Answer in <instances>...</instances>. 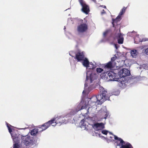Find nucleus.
Instances as JSON below:
<instances>
[{
	"instance_id": "f257e3e1",
	"label": "nucleus",
	"mask_w": 148,
	"mask_h": 148,
	"mask_svg": "<svg viewBox=\"0 0 148 148\" xmlns=\"http://www.w3.org/2000/svg\"><path fill=\"white\" fill-rule=\"evenodd\" d=\"M110 133L114 136L115 140H117L115 142L116 143V148L118 146H120V148H133L132 146L130 143L128 142H125L121 138L117 137L111 132H110Z\"/></svg>"
},
{
	"instance_id": "f03ea898",
	"label": "nucleus",
	"mask_w": 148,
	"mask_h": 148,
	"mask_svg": "<svg viewBox=\"0 0 148 148\" xmlns=\"http://www.w3.org/2000/svg\"><path fill=\"white\" fill-rule=\"evenodd\" d=\"M117 74L112 71L108 72H105L102 74V77L103 78H108L110 81H116L120 82L122 84V81L121 80V78H118L117 76Z\"/></svg>"
},
{
	"instance_id": "7ed1b4c3",
	"label": "nucleus",
	"mask_w": 148,
	"mask_h": 148,
	"mask_svg": "<svg viewBox=\"0 0 148 148\" xmlns=\"http://www.w3.org/2000/svg\"><path fill=\"white\" fill-rule=\"evenodd\" d=\"M103 101L101 100L100 96L97 95V96H92L88 103L89 105H90V106L91 108H95L94 106H97L98 105L102 104L103 103Z\"/></svg>"
},
{
	"instance_id": "20e7f679",
	"label": "nucleus",
	"mask_w": 148,
	"mask_h": 148,
	"mask_svg": "<svg viewBox=\"0 0 148 148\" xmlns=\"http://www.w3.org/2000/svg\"><path fill=\"white\" fill-rule=\"evenodd\" d=\"M100 94L98 95L100 96L101 100L103 101V103L105 101L109 99V95H108L107 91L103 87L100 88Z\"/></svg>"
},
{
	"instance_id": "39448f33",
	"label": "nucleus",
	"mask_w": 148,
	"mask_h": 148,
	"mask_svg": "<svg viewBox=\"0 0 148 148\" xmlns=\"http://www.w3.org/2000/svg\"><path fill=\"white\" fill-rule=\"evenodd\" d=\"M51 120H53L52 126H54L58 124H59V125H60L64 123L66 121L64 117L62 116H60L59 117L54 118Z\"/></svg>"
},
{
	"instance_id": "423d86ee",
	"label": "nucleus",
	"mask_w": 148,
	"mask_h": 148,
	"mask_svg": "<svg viewBox=\"0 0 148 148\" xmlns=\"http://www.w3.org/2000/svg\"><path fill=\"white\" fill-rule=\"evenodd\" d=\"M81 5L82 6V10L85 14H88L90 12L89 6L85 3L83 0H78Z\"/></svg>"
},
{
	"instance_id": "0eeeda50",
	"label": "nucleus",
	"mask_w": 148,
	"mask_h": 148,
	"mask_svg": "<svg viewBox=\"0 0 148 148\" xmlns=\"http://www.w3.org/2000/svg\"><path fill=\"white\" fill-rule=\"evenodd\" d=\"M53 120H51L43 124L42 125H39L38 128L40 130L39 131L42 132L46 130L51 125H53Z\"/></svg>"
},
{
	"instance_id": "6e6552de",
	"label": "nucleus",
	"mask_w": 148,
	"mask_h": 148,
	"mask_svg": "<svg viewBox=\"0 0 148 148\" xmlns=\"http://www.w3.org/2000/svg\"><path fill=\"white\" fill-rule=\"evenodd\" d=\"M22 142L26 146L29 145L33 143V141L30 139L29 136H22Z\"/></svg>"
},
{
	"instance_id": "1a4fd4ad",
	"label": "nucleus",
	"mask_w": 148,
	"mask_h": 148,
	"mask_svg": "<svg viewBox=\"0 0 148 148\" xmlns=\"http://www.w3.org/2000/svg\"><path fill=\"white\" fill-rule=\"evenodd\" d=\"M88 29V25L86 23L81 24L77 27V31L80 33H84L86 32Z\"/></svg>"
},
{
	"instance_id": "9d476101",
	"label": "nucleus",
	"mask_w": 148,
	"mask_h": 148,
	"mask_svg": "<svg viewBox=\"0 0 148 148\" xmlns=\"http://www.w3.org/2000/svg\"><path fill=\"white\" fill-rule=\"evenodd\" d=\"M119 74L120 75V78H121V80L122 81V78L124 77H125L127 76L130 75V71L127 69H124L120 70L119 72Z\"/></svg>"
},
{
	"instance_id": "9b49d317",
	"label": "nucleus",
	"mask_w": 148,
	"mask_h": 148,
	"mask_svg": "<svg viewBox=\"0 0 148 148\" xmlns=\"http://www.w3.org/2000/svg\"><path fill=\"white\" fill-rule=\"evenodd\" d=\"M85 56L83 52H78L75 54L74 58L77 60L78 62L84 60Z\"/></svg>"
},
{
	"instance_id": "f8f14e48",
	"label": "nucleus",
	"mask_w": 148,
	"mask_h": 148,
	"mask_svg": "<svg viewBox=\"0 0 148 148\" xmlns=\"http://www.w3.org/2000/svg\"><path fill=\"white\" fill-rule=\"evenodd\" d=\"M97 78V76L96 74L91 73L90 74V76H88V74L87 73L86 81H88V80H89L90 83H91L94 80L96 79Z\"/></svg>"
},
{
	"instance_id": "ddd939ff",
	"label": "nucleus",
	"mask_w": 148,
	"mask_h": 148,
	"mask_svg": "<svg viewBox=\"0 0 148 148\" xmlns=\"http://www.w3.org/2000/svg\"><path fill=\"white\" fill-rule=\"evenodd\" d=\"M115 38L118 39V42L119 44H122L123 42L124 38L123 35L121 33H119L117 36H116Z\"/></svg>"
},
{
	"instance_id": "4468645a",
	"label": "nucleus",
	"mask_w": 148,
	"mask_h": 148,
	"mask_svg": "<svg viewBox=\"0 0 148 148\" xmlns=\"http://www.w3.org/2000/svg\"><path fill=\"white\" fill-rule=\"evenodd\" d=\"M103 66L104 68L109 69H112L114 67L112 61H110L108 63L104 64Z\"/></svg>"
},
{
	"instance_id": "2eb2a0df",
	"label": "nucleus",
	"mask_w": 148,
	"mask_h": 148,
	"mask_svg": "<svg viewBox=\"0 0 148 148\" xmlns=\"http://www.w3.org/2000/svg\"><path fill=\"white\" fill-rule=\"evenodd\" d=\"M120 18H118V16H117L115 19H113L112 24L113 27H115V26L118 25L117 23L119 21Z\"/></svg>"
},
{
	"instance_id": "dca6fc26",
	"label": "nucleus",
	"mask_w": 148,
	"mask_h": 148,
	"mask_svg": "<svg viewBox=\"0 0 148 148\" xmlns=\"http://www.w3.org/2000/svg\"><path fill=\"white\" fill-rule=\"evenodd\" d=\"M82 64L83 66L85 67L88 68L90 62L88 59L86 58H84Z\"/></svg>"
},
{
	"instance_id": "f3484780",
	"label": "nucleus",
	"mask_w": 148,
	"mask_h": 148,
	"mask_svg": "<svg viewBox=\"0 0 148 148\" xmlns=\"http://www.w3.org/2000/svg\"><path fill=\"white\" fill-rule=\"evenodd\" d=\"M80 106H81V108L79 110H82L84 109H86L87 108V105L86 103L85 102L83 101L82 102H81L79 103Z\"/></svg>"
},
{
	"instance_id": "a211bd4d",
	"label": "nucleus",
	"mask_w": 148,
	"mask_h": 148,
	"mask_svg": "<svg viewBox=\"0 0 148 148\" xmlns=\"http://www.w3.org/2000/svg\"><path fill=\"white\" fill-rule=\"evenodd\" d=\"M86 123H88V122L86 121L84 119H83L81 121L79 124L82 127L84 126L86 128V126L87 125Z\"/></svg>"
},
{
	"instance_id": "6ab92c4d",
	"label": "nucleus",
	"mask_w": 148,
	"mask_h": 148,
	"mask_svg": "<svg viewBox=\"0 0 148 148\" xmlns=\"http://www.w3.org/2000/svg\"><path fill=\"white\" fill-rule=\"evenodd\" d=\"M40 129L38 128V129H34L31 131L30 134L32 135H36L38 132V131H40Z\"/></svg>"
},
{
	"instance_id": "aec40b11",
	"label": "nucleus",
	"mask_w": 148,
	"mask_h": 148,
	"mask_svg": "<svg viewBox=\"0 0 148 148\" xmlns=\"http://www.w3.org/2000/svg\"><path fill=\"white\" fill-rule=\"evenodd\" d=\"M126 8L124 7L122 9V10H121V11L120 12L118 16V18H121V16L125 12L126 10Z\"/></svg>"
},
{
	"instance_id": "412c9836",
	"label": "nucleus",
	"mask_w": 148,
	"mask_h": 148,
	"mask_svg": "<svg viewBox=\"0 0 148 148\" xmlns=\"http://www.w3.org/2000/svg\"><path fill=\"white\" fill-rule=\"evenodd\" d=\"M12 136L13 137V140L15 143L18 144V138L16 135H14V134H11Z\"/></svg>"
},
{
	"instance_id": "4be33fe9",
	"label": "nucleus",
	"mask_w": 148,
	"mask_h": 148,
	"mask_svg": "<svg viewBox=\"0 0 148 148\" xmlns=\"http://www.w3.org/2000/svg\"><path fill=\"white\" fill-rule=\"evenodd\" d=\"M96 67V64H93L92 62L89 63V69H94Z\"/></svg>"
},
{
	"instance_id": "5701e85b",
	"label": "nucleus",
	"mask_w": 148,
	"mask_h": 148,
	"mask_svg": "<svg viewBox=\"0 0 148 148\" xmlns=\"http://www.w3.org/2000/svg\"><path fill=\"white\" fill-rule=\"evenodd\" d=\"M104 124L103 123H100V124L97 131L101 130L104 128Z\"/></svg>"
},
{
	"instance_id": "b1692460",
	"label": "nucleus",
	"mask_w": 148,
	"mask_h": 148,
	"mask_svg": "<svg viewBox=\"0 0 148 148\" xmlns=\"http://www.w3.org/2000/svg\"><path fill=\"white\" fill-rule=\"evenodd\" d=\"M136 52L137 51L136 50H133L131 51V56L133 57H136Z\"/></svg>"
},
{
	"instance_id": "393cba45",
	"label": "nucleus",
	"mask_w": 148,
	"mask_h": 148,
	"mask_svg": "<svg viewBox=\"0 0 148 148\" xmlns=\"http://www.w3.org/2000/svg\"><path fill=\"white\" fill-rule=\"evenodd\" d=\"M99 124L100 123H95L93 124V125H92V127L95 130L97 131Z\"/></svg>"
},
{
	"instance_id": "a878e982",
	"label": "nucleus",
	"mask_w": 148,
	"mask_h": 148,
	"mask_svg": "<svg viewBox=\"0 0 148 148\" xmlns=\"http://www.w3.org/2000/svg\"><path fill=\"white\" fill-rule=\"evenodd\" d=\"M102 114L104 115V116H102L101 117V119H106L108 116V114L107 112L106 111L103 112H102Z\"/></svg>"
},
{
	"instance_id": "bb28decb",
	"label": "nucleus",
	"mask_w": 148,
	"mask_h": 148,
	"mask_svg": "<svg viewBox=\"0 0 148 148\" xmlns=\"http://www.w3.org/2000/svg\"><path fill=\"white\" fill-rule=\"evenodd\" d=\"M11 125L10 124H7V126L8 128L9 132L10 133V134H13L12 133V129L10 128V126H11Z\"/></svg>"
},
{
	"instance_id": "cd10ccee",
	"label": "nucleus",
	"mask_w": 148,
	"mask_h": 148,
	"mask_svg": "<svg viewBox=\"0 0 148 148\" xmlns=\"http://www.w3.org/2000/svg\"><path fill=\"white\" fill-rule=\"evenodd\" d=\"M103 71V69L101 68H97L96 69V71L97 73H101Z\"/></svg>"
},
{
	"instance_id": "c85d7f7f",
	"label": "nucleus",
	"mask_w": 148,
	"mask_h": 148,
	"mask_svg": "<svg viewBox=\"0 0 148 148\" xmlns=\"http://www.w3.org/2000/svg\"><path fill=\"white\" fill-rule=\"evenodd\" d=\"M116 58V56L115 55L114 56L111 58V61H112V62L113 63V62L115 60Z\"/></svg>"
},
{
	"instance_id": "c756f323",
	"label": "nucleus",
	"mask_w": 148,
	"mask_h": 148,
	"mask_svg": "<svg viewBox=\"0 0 148 148\" xmlns=\"http://www.w3.org/2000/svg\"><path fill=\"white\" fill-rule=\"evenodd\" d=\"M108 131H107V130H103L101 132L103 134H105L106 135H107V134H108Z\"/></svg>"
},
{
	"instance_id": "7c9ffc66",
	"label": "nucleus",
	"mask_w": 148,
	"mask_h": 148,
	"mask_svg": "<svg viewBox=\"0 0 148 148\" xmlns=\"http://www.w3.org/2000/svg\"><path fill=\"white\" fill-rule=\"evenodd\" d=\"M108 30H106L105 32L103 33V34L104 36H106L107 34L108 33Z\"/></svg>"
},
{
	"instance_id": "2f4dec72",
	"label": "nucleus",
	"mask_w": 148,
	"mask_h": 148,
	"mask_svg": "<svg viewBox=\"0 0 148 148\" xmlns=\"http://www.w3.org/2000/svg\"><path fill=\"white\" fill-rule=\"evenodd\" d=\"M13 148H18V144L15 143L14 145Z\"/></svg>"
},
{
	"instance_id": "473e14b6",
	"label": "nucleus",
	"mask_w": 148,
	"mask_h": 148,
	"mask_svg": "<svg viewBox=\"0 0 148 148\" xmlns=\"http://www.w3.org/2000/svg\"><path fill=\"white\" fill-rule=\"evenodd\" d=\"M106 13V12L105 10L103 9L102 10V11L101 12V15H103L104 14Z\"/></svg>"
},
{
	"instance_id": "72a5a7b5",
	"label": "nucleus",
	"mask_w": 148,
	"mask_h": 148,
	"mask_svg": "<svg viewBox=\"0 0 148 148\" xmlns=\"http://www.w3.org/2000/svg\"><path fill=\"white\" fill-rule=\"evenodd\" d=\"M145 54L148 55V48L145 50Z\"/></svg>"
},
{
	"instance_id": "f704fd0d",
	"label": "nucleus",
	"mask_w": 148,
	"mask_h": 148,
	"mask_svg": "<svg viewBox=\"0 0 148 148\" xmlns=\"http://www.w3.org/2000/svg\"><path fill=\"white\" fill-rule=\"evenodd\" d=\"M94 3H97V1L96 0H93L92 1Z\"/></svg>"
},
{
	"instance_id": "c9c22d12",
	"label": "nucleus",
	"mask_w": 148,
	"mask_h": 148,
	"mask_svg": "<svg viewBox=\"0 0 148 148\" xmlns=\"http://www.w3.org/2000/svg\"><path fill=\"white\" fill-rule=\"evenodd\" d=\"M90 108V107H89V108ZM88 109H88L87 110V112H88Z\"/></svg>"
},
{
	"instance_id": "e433bc0d",
	"label": "nucleus",
	"mask_w": 148,
	"mask_h": 148,
	"mask_svg": "<svg viewBox=\"0 0 148 148\" xmlns=\"http://www.w3.org/2000/svg\"><path fill=\"white\" fill-rule=\"evenodd\" d=\"M86 86V83L85 84V86Z\"/></svg>"
},
{
	"instance_id": "4c0bfd02",
	"label": "nucleus",
	"mask_w": 148,
	"mask_h": 148,
	"mask_svg": "<svg viewBox=\"0 0 148 148\" xmlns=\"http://www.w3.org/2000/svg\"><path fill=\"white\" fill-rule=\"evenodd\" d=\"M110 138L111 139H112V136H110Z\"/></svg>"
}]
</instances>
